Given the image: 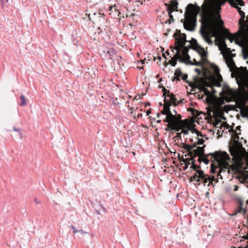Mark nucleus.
Segmentation results:
<instances>
[{"label": "nucleus", "instance_id": "obj_48", "mask_svg": "<svg viewBox=\"0 0 248 248\" xmlns=\"http://www.w3.org/2000/svg\"><path fill=\"white\" fill-rule=\"evenodd\" d=\"M186 165V166H185V168H184V170H186L188 168V164H186V165Z\"/></svg>", "mask_w": 248, "mask_h": 248}, {"label": "nucleus", "instance_id": "obj_57", "mask_svg": "<svg viewBox=\"0 0 248 248\" xmlns=\"http://www.w3.org/2000/svg\"><path fill=\"white\" fill-rule=\"evenodd\" d=\"M237 188H238V186H236V187H235V188L234 190H237Z\"/></svg>", "mask_w": 248, "mask_h": 248}, {"label": "nucleus", "instance_id": "obj_10", "mask_svg": "<svg viewBox=\"0 0 248 248\" xmlns=\"http://www.w3.org/2000/svg\"><path fill=\"white\" fill-rule=\"evenodd\" d=\"M179 48V61L184 63L189 62L190 57L188 54V48L185 45L183 46H180Z\"/></svg>", "mask_w": 248, "mask_h": 248}, {"label": "nucleus", "instance_id": "obj_59", "mask_svg": "<svg viewBox=\"0 0 248 248\" xmlns=\"http://www.w3.org/2000/svg\"><path fill=\"white\" fill-rule=\"evenodd\" d=\"M231 55H232V57H234V56H235V54H231Z\"/></svg>", "mask_w": 248, "mask_h": 248}, {"label": "nucleus", "instance_id": "obj_62", "mask_svg": "<svg viewBox=\"0 0 248 248\" xmlns=\"http://www.w3.org/2000/svg\"><path fill=\"white\" fill-rule=\"evenodd\" d=\"M186 63H191V64H192V63H191L190 61H189V62H187Z\"/></svg>", "mask_w": 248, "mask_h": 248}, {"label": "nucleus", "instance_id": "obj_61", "mask_svg": "<svg viewBox=\"0 0 248 248\" xmlns=\"http://www.w3.org/2000/svg\"><path fill=\"white\" fill-rule=\"evenodd\" d=\"M144 61H145V60H143V61L142 62V63H144Z\"/></svg>", "mask_w": 248, "mask_h": 248}, {"label": "nucleus", "instance_id": "obj_15", "mask_svg": "<svg viewBox=\"0 0 248 248\" xmlns=\"http://www.w3.org/2000/svg\"><path fill=\"white\" fill-rule=\"evenodd\" d=\"M96 26L97 27L98 30H100L101 32L107 33L110 31L109 23L108 22L107 19H105V22H101Z\"/></svg>", "mask_w": 248, "mask_h": 248}, {"label": "nucleus", "instance_id": "obj_38", "mask_svg": "<svg viewBox=\"0 0 248 248\" xmlns=\"http://www.w3.org/2000/svg\"><path fill=\"white\" fill-rule=\"evenodd\" d=\"M1 5L3 6L5 3L7 2L8 1V0H0Z\"/></svg>", "mask_w": 248, "mask_h": 248}, {"label": "nucleus", "instance_id": "obj_44", "mask_svg": "<svg viewBox=\"0 0 248 248\" xmlns=\"http://www.w3.org/2000/svg\"><path fill=\"white\" fill-rule=\"evenodd\" d=\"M78 232H80V233H82V234H84V233H86L83 230H80Z\"/></svg>", "mask_w": 248, "mask_h": 248}, {"label": "nucleus", "instance_id": "obj_53", "mask_svg": "<svg viewBox=\"0 0 248 248\" xmlns=\"http://www.w3.org/2000/svg\"><path fill=\"white\" fill-rule=\"evenodd\" d=\"M19 135H20V138H22V133L20 131H19Z\"/></svg>", "mask_w": 248, "mask_h": 248}, {"label": "nucleus", "instance_id": "obj_33", "mask_svg": "<svg viewBox=\"0 0 248 248\" xmlns=\"http://www.w3.org/2000/svg\"><path fill=\"white\" fill-rule=\"evenodd\" d=\"M181 161H182L183 162H184V163L186 165V164H188V165H189V164H190V160H189V158H186V159H184V158H183L182 160H181Z\"/></svg>", "mask_w": 248, "mask_h": 248}, {"label": "nucleus", "instance_id": "obj_24", "mask_svg": "<svg viewBox=\"0 0 248 248\" xmlns=\"http://www.w3.org/2000/svg\"><path fill=\"white\" fill-rule=\"evenodd\" d=\"M214 126L219 129H222L225 126V123H222L221 120L217 119L214 123Z\"/></svg>", "mask_w": 248, "mask_h": 248}, {"label": "nucleus", "instance_id": "obj_13", "mask_svg": "<svg viewBox=\"0 0 248 248\" xmlns=\"http://www.w3.org/2000/svg\"><path fill=\"white\" fill-rule=\"evenodd\" d=\"M170 102H168V99H164V105L163 109L161 111L162 114H166L167 115L165 120H169L170 117L173 118V114L170 110Z\"/></svg>", "mask_w": 248, "mask_h": 248}, {"label": "nucleus", "instance_id": "obj_9", "mask_svg": "<svg viewBox=\"0 0 248 248\" xmlns=\"http://www.w3.org/2000/svg\"><path fill=\"white\" fill-rule=\"evenodd\" d=\"M173 36L175 38L174 46H178L179 48L180 46H183L186 45V34L181 33L180 30H176Z\"/></svg>", "mask_w": 248, "mask_h": 248}, {"label": "nucleus", "instance_id": "obj_7", "mask_svg": "<svg viewBox=\"0 0 248 248\" xmlns=\"http://www.w3.org/2000/svg\"><path fill=\"white\" fill-rule=\"evenodd\" d=\"M195 86L198 88L200 91L204 93V94L209 96L211 95V92L208 90L207 87H211L214 93V89L213 88L212 85L208 82L206 79L204 78H197L195 81Z\"/></svg>", "mask_w": 248, "mask_h": 248}, {"label": "nucleus", "instance_id": "obj_60", "mask_svg": "<svg viewBox=\"0 0 248 248\" xmlns=\"http://www.w3.org/2000/svg\"><path fill=\"white\" fill-rule=\"evenodd\" d=\"M166 53L169 55V52H168V51H167Z\"/></svg>", "mask_w": 248, "mask_h": 248}, {"label": "nucleus", "instance_id": "obj_31", "mask_svg": "<svg viewBox=\"0 0 248 248\" xmlns=\"http://www.w3.org/2000/svg\"><path fill=\"white\" fill-rule=\"evenodd\" d=\"M122 59L117 60V58H115V63H113V65L115 66L116 64L117 63L118 66H120L121 64Z\"/></svg>", "mask_w": 248, "mask_h": 248}, {"label": "nucleus", "instance_id": "obj_5", "mask_svg": "<svg viewBox=\"0 0 248 248\" xmlns=\"http://www.w3.org/2000/svg\"><path fill=\"white\" fill-rule=\"evenodd\" d=\"M200 168V166L196 164H194L190 167V168L196 171L195 174L190 177V181H196V183L195 185L196 186H199L202 183L204 186H206L207 184V186H209L210 185L214 186V184L218 182L217 179H215L213 176H211L204 174L203 170H198Z\"/></svg>", "mask_w": 248, "mask_h": 248}, {"label": "nucleus", "instance_id": "obj_43", "mask_svg": "<svg viewBox=\"0 0 248 248\" xmlns=\"http://www.w3.org/2000/svg\"><path fill=\"white\" fill-rule=\"evenodd\" d=\"M171 22H172V21H171L170 19H168V20H166V21L165 22V23L166 24H167V23L170 24Z\"/></svg>", "mask_w": 248, "mask_h": 248}, {"label": "nucleus", "instance_id": "obj_12", "mask_svg": "<svg viewBox=\"0 0 248 248\" xmlns=\"http://www.w3.org/2000/svg\"><path fill=\"white\" fill-rule=\"evenodd\" d=\"M191 41L193 45V49L198 52L202 59L203 60L206 57L207 52L205 51L203 47H202L198 44L196 39L192 38Z\"/></svg>", "mask_w": 248, "mask_h": 248}, {"label": "nucleus", "instance_id": "obj_40", "mask_svg": "<svg viewBox=\"0 0 248 248\" xmlns=\"http://www.w3.org/2000/svg\"><path fill=\"white\" fill-rule=\"evenodd\" d=\"M195 62L193 64L195 65H196V66H199L201 64V62H197L196 60H194Z\"/></svg>", "mask_w": 248, "mask_h": 248}, {"label": "nucleus", "instance_id": "obj_1", "mask_svg": "<svg viewBox=\"0 0 248 248\" xmlns=\"http://www.w3.org/2000/svg\"><path fill=\"white\" fill-rule=\"evenodd\" d=\"M205 28H201L200 33L204 40L209 45H212L211 39L212 36H217L220 33V28L223 25V21L218 11H215L210 3L202 6L201 14Z\"/></svg>", "mask_w": 248, "mask_h": 248}, {"label": "nucleus", "instance_id": "obj_29", "mask_svg": "<svg viewBox=\"0 0 248 248\" xmlns=\"http://www.w3.org/2000/svg\"><path fill=\"white\" fill-rule=\"evenodd\" d=\"M20 98L21 101L19 105L22 107L25 106L27 105V100L25 96L24 95H21Z\"/></svg>", "mask_w": 248, "mask_h": 248}, {"label": "nucleus", "instance_id": "obj_58", "mask_svg": "<svg viewBox=\"0 0 248 248\" xmlns=\"http://www.w3.org/2000/svg\"><path fill=\"white\" fill-rule=\"evenodd\" d=\"M174 113H175V114H174V115H176V113H177V112H176V111L175 110H174Z\"/></svg>", "mask_w": 248, "mask_h": 248}, {"label": "nucleus", "instance_id": "obj_63", "mask_svg": "<svg viewBox=\"0 0 248 248\" xmlns=\"http://www.w3.org/2000/svg\"><path fill=\"white\" fill-rule=\"evenodd\" d=\"M247 204H248V201H247Z\"/></svg>", "mask_w": 248, "mask_h": 248}, {"label": "nucleus", "instance_id": "obj_22", "mask_svg": "<svg viewBox=\"0 0 248 248\" xmlns=\"http://www.w3.org/2000/svg\"><path fill=\"white\" fill-rule=\"evenodd\" d=\"M205 145H204L203 147H198L196 149L193 150V155L194 156H198V155H204V150L203 149Z\"/></svg>", "mask_w": 248, "mask_h": 248}, {"label": "nucleus", "instance_id": "obj_55", "mask_svg": "<svg viewBox=\"0 0 248 248\" xmlns=\"http://www.w3.org/2000/svg\"><path fill=\"white\" fill-rule=\"evenodd\" d=\"M160 116V113H157V117H159Z\"/></svg>", "mask_w": 248, "mask_h": 248}, {"label": "nucleus", "instance_id": "obj_14", "mask_svg": "<svg viewBox=\"0 0 248 248\" xmlns=\"http://www.w3.org/2000/svg\"><path fill=\"white\" fill-rule=\"evenodd\" d=\"M170 102H168V99H164V105L163 109L161 111L162 114H166L167 115L165 120H169L170 117L173 118V114L170 110Z\"/></svg>", "mask_w": 248, "mask_h": 248}, {"label": "nucleus", "instance_id": "obj_49", "mask_svg": "<svg viewBox=\"0 0 248 248\" xmlns=\"http://www.w3.org/2000/svg\"><path fill=\"white\" fill-rule=\"evenodd\" d=\"M194 112H196V113H198V111H197V110H196L193 109V112H192V113L193 114V115H195V113H194Z\"/></svg>", "mask_w": 248, "mask_h": 248}, {"label": "nucleus", "instance_id": "obj_3", "mask_svg": "<svg viewBox=\"0 0 248 248\" xmlns=\"http://www.w3.org/2000/svg\"><path fill=\"white\" fill-rule=\"evenodd\" d=\"M233 7L236 8L238 12L241 16V18L239 20V30L236 33L232 34L228 30L225 29V32L228 35L227 38L230 40V42H232L233 41H235L236 44L242 47V53L243 57L245 59L246 56V52L245 49L246 46H248V25L244 23L245 20V13L241 10V8L238 5H233Z\"/></svg>", "mask_w": 248, "mask_h": 248}, {"label": "nucleus", "instance_id": "obj_17", "mask_svg": "<svg viewBox=\"0 0 248 248\" xmlns=\"http://www.w3.org/2000/svg\"><path fill=\"white\" fill-rule=\"evenodd\" d=\"M173 49L176 50V52L173 57L171 58V59L169 60V63L173 66H175L177 64V61L179 60L180 54L179 49L180 48L178 46H174L173 47Z\"/></svg>", "mask_w": 248, "mask_h": 248}, {"label": "nucleus", "instance_id": "obj_36", "mask_svg": "<svg viewBox=\"0 0 248 248\" xmlns=\"http://www.w3.org/2000/svg\"><path fill=\"white\" fill-rule=\"evenodd\" d=\"M182 79L184 80H186L187 78V75L186 74H184L182 75L181 76Z\"/></svg>", "mask_w": 248, "mask_h": 248}, {"label": "nucleus", "instance_id": "obj_20", "mask_svg": "<svg viewBox=\"0 0 248 248\" xmlns=\"http://www.w3.org/2000/svg\"><path fill=\"white\" fill-rule=\"evenodd\" d=\"M226 63L228 66L230 68L231 71H238V68L236 67L235 62L232 58H228L226 59Z\"/></svg>", "mask_w": 248, "mask_h": 248}, {"label": "nucleus", "instance_id": "obj_19", "mask_svg": "<svg viewBox=\"0 0 248 248\" xmlns=\"http://www.w3.org/2000/svg\"><path fill=\"white\" fill-rule=\"evenodd\" d=\"M165 5L167 7L168 11H170V10H172V12L174 11H178L177 8L178 3L176 0H172L170 1V5L165 3Z\"/></svg>", "mask_w": 248, "mask_h": 248}, {"label": "nucleus", "instance_id": "obj_2", "mask_svg": "<svg viewBox=\"0 0 248 248\" xmlns=\"http://www.w3.org/2000/svg\"><path fill=\"white\" fill-rule=\"evenodd\" d=\"M230 152L232 156V160L233 163L232 165L229 164V161L231 158L229 155L225 152H215L211 154L212 157L218 163L220 167L218 175L221 172L227 171V173H230V170L236 173H241V168L243 164L242 158L238 148L232 147L230 149Z\"/></svg>", "mask_w": 248, "mask_h": 248}, {"label": "nucleus", "instance_id": "obj_21", "mask_svg": "<svg viewBox=\"0 0 248 248\" xmlns=\"http://www.w3.org/2000/svg\"><path fill=\"white\" fill-rule=\"evenodd\" d=\"M109 11H110L109 15L114 17L117 16H119V14H120V12L116 8L115 4L110 6L109 7Z\"/></svg>", "mask_w": 248, "mask_h": 248}, {"label": "nucleus", "instance_id": "obj_28", "mask_svg": "<svg viewBox=\"0 0 248 248\" xmlns=\"http://www.w3.org/2000/svg\"><path fill=\"white\" fill-rule=\"evenodd\" d=\"M216 163H217V167H215V166H214L213 164H212V165H211V170H210V171H211V173H215L216 172V169H217V168H218V169H219V170H218V172H217V176H218V177L220 176V178L222 179V177H221V175H218V172H219V171L220 170V167H219V165H218L217 162V161H216ZM221 172H221L219 173V174H220V173H221Z\"/></svg>", "mask_w": 248, "mask_h": 248}, {"label": "nucleus", "instance_id": "obj_50", "mask_svg": "<svg viewBox=\"0 0 248 248\" xmlns=\"http://www.w3.org/2000/svg\"><path fill=\"white\" fill-rule=\"evenodd\" d=\"M158 88H162L163 89V88H164L162 85H159V86H158ZM163 91V89H162V91Z\"/></svg>", "mask_w": 248, "mask_h": 248}, {"label": "nucleus", "instance_id": "obj_27", "mask_svg": "<svg viewBox=\"0 0 248 248\" xmlns=\"http://www.w3.org/2000/svg\"><path fill=\"white\" fill-rule=\"evenodd\" d=\"M243 203L242 202L240 201L239 202V206L237 209V212L239 213H242L245 214L246 212V210L245 209H243Z\"/></svg>", "mask_w": 248, "mask_h": 248}, {"label": "nucleus", "instance_id": "obj_4", "mask_svg": "<svg viewBox=\"0 0 248 248\" xmlns=\"http://www.w3.org/2000/svg\"><path fill=\"white\" fill-rule=\"evenodd\" d=\"M201 7L192 3L188 4L186 8V20L184 22V28L189 31L195 30L197 15L201 11Z\"/></svg>", "mask_w": 248, "mask_h": 248}, {"label": "nucleus", "instance_id": "obj_46", "mask_svg": "<svg viewBox=\"0 0 248 248\" xmlns=\"http://www.w3.org/2000/svg\"><path fill=\"white\" fill-rule=\"evenodd\" d=\"M151 113V111L150 110H148L146 112V115H149Z\"/></svg>", "mask_w": 248, "mask_h": 248}, {"label": "nucleus", "instance_id": "obj_54", "mask_svg": "<svg viewBox=\"0 0 248 248\" xmlns=\"http://www.w3.org/2000/svg\"><path fill=\"white\" fill-rule=\"evenodd\" d=\"M158 59L160 61L161 60V57L160 56H158Z\"/></svg>", "mask_w": 248, "mask_h": 248}, {"label": "nucleus", "instance_id": "obj_30", "mask_svg": "<svg viewBox=\"0 0 248 248\" xmlns=\"http://www.w3.org/2000/svg\"><path fill=\"white\" fill-rule=\"evenodd\" d=\"M221 45H222V47H223V48L225 49V50L228 53H231L232 51L231 50V49L230 48L227 47V45L225 43V42L224 40L221 41Z\"/></svg>", "mask_w": 248, "mask_h": 248}, {"label": "nucleus", "instance_id": "obj_16", "mask_svg": "<svg viewBox=\"0 0 248 248\" xmlns=\"http://www.w3.org/2000/svg\"><path fill=\"white\" fill-rule=\"evenodd\" d=\"M182 148L183 149L182 152L184 153H188L187 155L192 156L193 155V150L192 151V149L196 146V145H190L187 144L181 143Z\"/></svg>", "mask_w": 248, "mask_h": 248}, {"label": "nucleus", "instance_id": "obj_37", "mask_svg": "<svg viewBox=\"0 0 248 248\" xmlns=\"http://www.w3.org/2000/svg\"><path fill=\"white\" fill-rule=\"evenodd\" d=\"M204 142V140L202 139H198V144H202L203 142Z\"/></svg>", "mask_w": 248, "mask_h": 248}, {"label": "nucleus", "instance_id": "obj_45", "mask_svg": "<svg viewBox=\"0 0 248 248\" xmlns=\"http://www.w3.org/2000/svg\"><path fill=\"white\" fill-rule=\"evenodd\" d=\"M245 111H246V115L248 116V107H247L246 108Z\"/></svg>", "mask_w": 248, "mask_h": 248}, {"label": "nucleus", "instance_id": "obj_47", "mask_svg": "<svg viewBox=\"0 0 248 248\" xmlns=\"http://www.w3.org/2000/svg\"><path fill=\"white\" fill-rule=\"evenodd\" d=\"M134 15H135V14H132H132H131V15H128L127 14V15H126V17H128V16H134Z\"/></svg>", "mask_w": 248, "mask_h": 248}, {"label": "nucleus", "instance_id": "obj_51", "mask_svg": "<svg viewBox=\"0 0 248 248\" xmlns=\"http://www.w3.org/2000/svg\"><path fill=\"white\" fill-rule=\"evenodd\" d=\"M240 126H237L236 128V130H240Z\"/></svg>", "mask_w": 248, "mask_h": 248}, {"label": "nucleus", "instance_id": "obj_8", "mask_svg": "<svg viewBox=\"0 0 248 248\" xmlns=\"http://www.w3.org/2000/svg\"><path fill=\"white\" fill-rule=\"evenodd\" d=\"M105 16L104 13H101L100 12H94L92 14H88V17L90 20L92 21L93 24L97 26L101 22H105Z\"/></svg>", "mask_w": 248, "mask_h": 248}, {"label": "nucleus", "instance_id": "obj_18", "mask_svg": "<svg viewBox=\"0 0 248 248\" xmlns=\"http://www.w3.org/2000/svg\"><path fill=\"white\" fill-rule=\"evenodd\" d=\"M107 53L108 55V56L111 60H112L113 63H115L116 58H117V60L122 59V57L118 55L116 53V52L113 49L108 50Z\"/></svg>", "mask_w": 248, "mask_h": 248}, {"label": "nucleus", "instance_id": "obj_25", "mask_svg": "<svg viewBox=\"0 0 248 248\" xmlns=\"http://www.w3.org/2000/svg\"><path fill=\"white\" fill-rule=\"evenodd\" d=\"M230 3L233 7V5H244V2L243 1V0H231L230 1Z\"/></svg>", "mask_w": 248, "mask_h": 248}, {"label": "nucleus", "instance_id": "obj_42", "mask_svg": "<svg viewBox=\"0 0 248 248\" xmlns=\"http://www.w3.org/2000/svg\"><path fill=\"white\" fill-rule=\"evenodd\" d=\"M199 158H198V161L200 163H201L202 161V155H198Z\"/></svg>", "mask_w": 248, "mask_h": 248}, {"label": "nucleus", "instance_id": "obj_32", "mask_svg": "<svg viewBox=\"0 0 248 248\" xmlns=\"http://www.w3.org/2000/svg\"><path fill=\"white\" fill-rule=\"evenodd\" d=\"M172 13V10H170V11H168L169 16V17H170V19L172 22H174V19L173 18V16L171 15Z\"/></svg>", "mask_w": 248, "mask_h": 248}, {"label": "nucleus", "instance_id": "obj_52", "mask_svg": "<svg viewBox=\"0 0 248 248\" xmlns=\"http://www.w3.org/2000/svg\"><path fill=\"white\" fill-rule=\"evenodd\" d=\"M35 202H36V203H38V204H40V203H41L40 202V201H39V202H38V201H37V200H36V199H35Z\"/></svg>", "mask_w": 248, "mask_h": 248}, {"label": "nucleus", "instance_id": "obj_35", "mask_svg": "<svg viewBox=\"0 0 248 248\" xmlns=\"http://www.w3.org/2000/svg\"><path fill=\"white\" fill-rule=\"evenodd\" d=\"M195 156H194V155H193L192 156H191V158L190 159H189V160H190V162H190V164H192V165H194V164H195V160L194 159V157H195Z\"/></svg>", "mask_w": 248, "mask_h": 248}, {"label": "nucleus", "instance_id": "obj_34", "mask_svg": "<svg viewBox=\"0 0 248 248\" xmlns=\"http://www.w3.org/2000/svg\"><path fill=\"white\" fill-rule=\"evenodd\" d=\"M185 128H182V131H181V133H183L185 135H187L188 134V131L189 130V128H188V129H184Z\"/></svg>", "mask_w": 248, "mask_h": 248}, {"label": "nucleus", "instance_id": "obj_41", "mask_svg": "<svg viewBox=\"0 0 248 248\" xmlns=\"http://www.w3.org/2000/svg\"><path fill=\"white\" fill-rule=\"evenodd\" d=\"M181 134L182 133H177V135L176 136L175 138L177 139H181Z\"/></svg>", "mask_w": 248, "mask_h": 248}, {"label": "nucleus", "instance_id": "obj_11", "mask_svg": "<svg viewBox=\"0 0 248 248\" xmlns=\"http://www.w3.org/2000/svg\"><path fill=\"white\" fill-rule=\"evenodd\" d=\"M163 96L164 97V99H166L167 97H169V100H168V102H170V105L173 104V105L175 106L180 104L183 101V100H181L179 102H177L175 95H174L173 93H170V91L166 89L165 88H163Z\"/></svg>", "mask_w": 248, "mask_h": 248}, {"label": "nucleus", "instance_id": "obj_39", "mask_svg": "<svg viewBox=\"0 0 248 248\" xmlns=\"http://www.w3.org/2000/svg\"><path fill=\"white\" fill-rule=\"evenodd\" d=\"M71 227L72 228V229L73 230V233L75 234L76 233L78 232V231H77V229H75V228L74 227V226L73 225H71Z\"/></svg>", "mask_w": 248, "mask_h": 248}, {"label": "nucleus", "instance_id": "obj_23", "mask_svg": "<svg viewBox=\"0 0 248 248\" xmlns=\"http://www.w3.org/2000/svg\"><path fill=\"white\" fill-rule=\"evenodd\" d=\"M174 75L175 77L173 78L172 80L173 81L176 79L178 81H180V78L181 77L182 75L181 70L180 68H178L175 70L174 72Z\"/></svg>", "mask_w": 248, "mask_h": 248}, {"label": "nucleus", "instance_id": "obj_6", "mask_svg": "<svg viewBox=\"0 0 248 248\" xmlns=\"http://www.w3.org/2000/svg\"><path fill=\"white\" fill-rule=\"evenodd\" d=\"M181 119V116L179 114L178 115H173V118L170 117L169 120H165L164 122L168 123L167 128L165 129L166 131L174 130L178 132L182 128L186 127V124L184 121H182Z\"/></svg>", "mask_w": 248, "mask_h": 248}, {"label": "nucleus", "instance_id": "obj_26", "mask_svg": "<svg viewBox=\"0 0 248 248\" xmlns=\"http://www.w3.org/2000/svg\"><path fill=\"white\" fill-rule=\"evenodd\" d=\"M212 153H211V154H207V155H202V161L205 164H208L209 163V160L207 158V157L209 156V155H211V161H212V162H214V161H216L215 160H214V159L212 157V155H211L212 154Z\"/></svg>", "mask_w": 248, "mask_h": 248}, {"label": "nucleus", "instance_id": "obj_56", "mask_svg": "<svg viewBox=\"0 0 248 248\" xmlns=\"http://www.w3.org/2000/svg\"><path fill=\"white\" fill-rule=\"evenodd\" d=\"M156 122H157V123H160V122H161V120H157V121H156Z\"/></svg>", "mask_w": 248, "mask_h": 248}]
</instances>
